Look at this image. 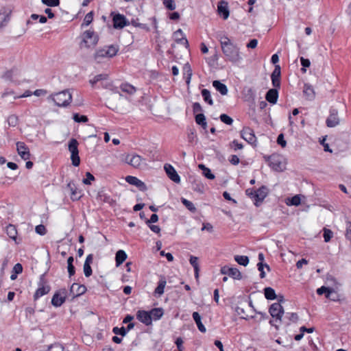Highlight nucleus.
Here are the masks:
<instances>
[{"label": "nucleus", "mask_w": 351, "mask_h": 351, "mask_svg": "<svg viewBox=\"0 0 351 351\" xmlns=\"http://www.w3.org/2000/svg\"><path fill=\"white\" fill-rule=\"evenodd\" d=\"M84 273L86 277H89L92 275L93 271L90 265L84 264Z\"/></svg>", "instance_id": "obj_59"}, {"label": "nucleus", "mask_w": 351, "mask_h": 351, "mask_svg": "<svg viewBox=\"0 0 351 351\" xmlns=\"http://www.w3.org/2000/svg\"><path fill=\"white\" fill-rule=\"evenodd\" d=\"M280 66L278 64L275 65L271 78L272 84L275 88L280 87Z\"/></svg>", "instance_id": "obj_26"}, {"label": "nucleus", "mask_w": 351, "mask_h": 351, "mask_svg": "<svg viewBox=\"0 0 351 351\" xmlns=\"http://www.w3.org/2000/svg\"><path fill=\"white\" fill-rule=\"evenodd\" d=\"M165 172L170 180L176 183L180 182V177L176 172L174 167L170 164H165L164 166Z\"/></svg>", "instance_id": "obj_17"}, {"label": "nucleus", "mask_w": 351, "mask_h": 351, "mask_svg": "<svg viewBox=\"0 0 351 351\" xmlns=\"http://www.w3.org/2000/svg\"><path fill=\"white\" fill-rule=\"evenodd\" d=\"M138 19H132L131 21V22H130V23L134 27H139L141 29L145 30L146 32H149V27L146 24L138 23Z\"/></svg>", "instance_id": "obj_47"}, {"label": "nucleus", "mask_w": 351, "mask_h": 351, "mask_svg": "<svg viewBox=\"0 0 351 351\" xmlns=\"http://www.w3.org/2000/svg\"><path fill=\"white\" fill-rule=\"evenodd\" d=\"M176 344L177 346V348L178 349L179 351H183V346H182V343H183V340L181 337H178L176 340Z\"/></svg>", "instance_id": "obj_63"}, {"label": "nucleus", "mask_w": 351, "mask_h": 351, "mask_svg": "<svg viewBox=\"0 0 351 351\" xmlns=\"http://www.w3.org/2000/svg\"><path fill=\"white\" fill-rule=\"evenodd\" d=\"M67 189H69L71 192V199L73 201H77L80 199L82 196L80 191H78L74 182H69L67 184Z\"/></svg>", "instance_id": "obj_24"}, {"label": "nucleus", "mask_w": 351, "mask_h": 351, "mask_svg": "<svg viewBox=\"0 0 351 351\" xmlns=\"http://www.w3.org/2000/svg\"><path fill=\"white\" fill-rule=\"evenodd\" d=\"M301 195H295L291 198L287 199V205L298 206L301 203Z\"/></svg>", "instance_id": "obj_38"}, {"label": "nucleus", "mask_w": 351, "mask_h": 351, "mask_svg": "<svg viewBox=\"0 0 351 351\" xmlns=\"http://www.w3.org/2000/svg\"><path fill=\"white\" fill-rule=\"evenodd\" d=\"M111 15H112L113 26L115 29H122L130 24L123 14L112 12Z\"/></svg>", "instance_id": "obj_9"}, {"label": "nucleus", "mask_w": 351, "mask_h": 351, "mask_svg": "<svg viewBox=\"0 0 351 351\" xmlns=\"http://www.w3.org/2000/svg\"><path fill=\"white\" fill-rule=\"evenodd\" d=\"M219 118L220 120L226 125H230L233 123V119L226 114H221Z\"/></svg>", "instance_id": "obj_52"}, {"label": "nucleus", "mask_w": 351, "mask_h": 351, "mask_svg": "<svg viewBox=\"0 0 351 351\" xmlns=\"http://www.w3.org/2000/svg\"><path fill=\"white\" fill-rule=\"evenodd\" d=\"M98 36L93 31L86 30L82 34V40L80 43V47L90 48L97 45Z\"/></svg>", "instance_id": "obj_4"}, {"label": "nucleus", "mask_w": 351, "mask_h": 351, "mask_svg": "<svg viewBox=\"0 0 351 351\" xmlns=\"http://www.w3.org/2000/svg\"><path fill=\"white\" fill-rule=\"evenodd\" d=\"M235 261L243 266H246L249 263V258L247 256L237 255L234 256Z\"/></svg>", "instance_id": "obj_42"}, {"label": "nucleus", "mask_w": 351, "mask_h": 351, "mask_svg": "<svg viewBox=\"0 0 351 351\" xmlns=\"http://www.w3.org/2000/svg\"><path fill=\"white\" fill-rule=\"evenodd\" d=\"M149 312L151 315L152 320L160 319L164 314V311L162 308H154Z\"/></svg>", "instance_id": "obj_34"}, {"label": "nucleus", "mask_w": 351, "mask_h": 351, "mask_svg": "<svg viewBox=\"0 0 351 351\" xmlns=\"http://www.w3.org/2000/svg\"><path fill=\"white\" fill-rule=\"evenodd\" d=\"M38 286V287L34 294V300H37L39 298L47 294L51 290V287L47 284V280L45 278V274L40 275Z\"/></svg>", "instance_id": "obj_5"}, {"label": "nucleus", "mask_w": 351, "mask_h": 351, "mask_svg": "<svg viewBox=\"0 0 351 351\" xmlns=\"http://www.w3.org/2000/svg\"><path fill=\"white\" fill-rule=\"evenodd\" d=\"M136 318L138 321L142 322L146 326L152 324V317L149 311L139 310L136 313Z\"/></svg>", "instance_id": "obj_20"}, {"label": "nucleus", "mask_w": 351, "mask_h": 351, "mask_svg": "<svg viewBox=\"0 0 351 351\" xmlns=\"http://www.w3.org/2000/svg\"><path fill=\"white\" fill-rule=\"evenodd\" d=\"M86 287L84 285H80L78 283H73L70 289V292L73 295V297H78L84 294L86 291Z\"/></svg>", "instance_id": "obj_21"}, {"label": "nucleus", "mask_w": 351, "mask_h": 351, "mask_svg": "<svg viewBox=\"0 0 351 351\" xmlns=\"http://www.w3.org/2000/svg\"><path fill=\"white\" fill-rule=\"evenodd\" d=\"M303 93L309 100H312L315 97V91L313 86L308 84H304Z\"/></svg>", "instance_id": "obj_30"}, {"label": "nucleus", "mask_w": 351, "mask_h": 351, "mask_svg": "<svg viewBox=\"0 0 351 351\" xmlns=\"http://www.w3.org/2000/svg\"><path fill=\"white\" fill-rule=\"evenodd\" d=\"M323 231H324L323 237L324 239V241L328 243L330 241L331 238L332 237L333 232L330 230L326 228H324L323 229Z\"/></svg>", "instance_id": "obj_51"}, {"label": "nucleus", "mask_w": 351, "mask_h": 351, "mask_svg": "<svg viewBox=\"0 0 351 351\" xmlns=\"http://www.w3.org/2000/svg\"><path fill=\"white\" fill-rule=\"evenodd\" d=\"M163 4L169 10L176 9V5L173 0H163Z\"/></svg>", "instance_id": "obj_56"}, {"label": "nucleus", "mask_w": 351, "mask_h": 351, "mask_svg": "<svg viewBox=\"0 0 351 351\" xmlns=\"http://www.w3.org/2000/svg\"><path fill=\"white\" fill-rule=\"evenodd\" d=\"M220 272L221 274L228 275L233 279L240 280L242 278L241 274L238 269L230 267L227 265L222 267Z\"/></svg>", "instance_id": "obj_12"}, {"label": "nucleus", "mask_w": 351, "mask_h": 351, "mask_svg": "<svg viewBox=\"0 0 351 351\" xmlns=\"http://www.w3.org/2000/svg\"><path fill=\"white\" fill-rule=\"evenodd\" d=\"M221 51L227 60L237 63L242 60L239 48L234 45L226 35L219 37Z\"/></svg>", "instance_id": "obj_1"}, {"label": "nucleus", "mask_w": 351, "mask_h": 351, "mask_svg": "<svg viewBox=\"0 0 351 351\" xmlns=\"http://www.w3.org/2000/svg\"><path fill=\"white\" fill-rule=\"evenodd\" d=\"M112 332L115 335H119L122 337H125L127 335L126 328L123 326L119 328L117 326L112 328Z\"/></svg>", "instance_id": "obj_50"}, {"label": "nucleus", "mask_w": 351, "mask_h": 351, "mask_svg": "<svg viewBox=\"0 0 351 351\" xmlns=\"http://www.w3.org/2000/svg\"><path fill=\"white\" fill-rule=\"evenodd\" d=\"M120 88L123 92H125L129 95H133L136 92V88L128 83L122 84L120 86Z\"/></svg>", "instance_id": "obj_37"}, {"label": "nucleus", "mask_w": 351, "mask_h": 351, "mask_svg": "<svg viewBox=\"0 0 351 351\" xmlns=\"http://www.w3.org/2000/svg\"><path fill=\"white\" fill-rule=\"evenodd\" d=\"M243 97L245 101H254L255 99V92L252 88H245L243 90Z\"/></svg>", "instance_id": "obj_32"}, {"label": "nucleus", "mask_w": 351, "mask_h": 351, "mask_svg": "<svg viewBox=\"0 0 351 351\" xmlns=\"http://www.w3.org/2000/svg\"><path fill=\"white\" fill-rule=\"evenodd\" d=\"M267 195V189L265 186H262L258 189L256 190L255 205L258 206V202L261 203Z\"/></svg>", "instance_id": "obj_23"}, {"label": "nucleus", "mask_w": 351, "mask_h": 351, "mask_svg": "<svg viewBox=\"0 0 351 351\" xmlns=\"http://www.w3.org/2000/svg\"><path fill=\"white\" fill-rule=\"evenodd\" d=\"M93 20V12H90L86 14L82 25V26H84V25L88 26L92 23Z\"/></svg>", "instance_id": "obj_49"}, {"label": "nucleus", "mask_w": 351, "mask_h": 351, "mask_svg": "<svg viewBox=\"0 0 351 351\" xmlns=\"http://www.w3.org/2000/svg\"><path fill=\"white\" fill-rule=\"evenodd\" d=\"M241 136L243 139L247 141L248 143L256 146V137L252 129L249 127H244L241 131Z\"/></svg>", "instance_id": "obj_10"}, {"label": "nucleus", "mask_w": 351, "mask_h": 351, "mask_svg": "<svg viewBox=\"0 0 351 351\" xmlns=\"http://www.w3.org/2000/svg\"><path fill=\"white\" fill-rule=\"evenodd\" d=\"M201 93L205 102L208 103L210 106L213 105V101L211 98L210 92L208 89H202Z\"/></svg>", "instance_id": "obj_39"}, {"label": "nucleus", "mask_w": 351, "mask_h": 351, "mask_svg": "<svg viewBox=\"0 0 351 351\" xmlns=\"http://www.w3.org/2000/svg\"><path fill=\"white\" fill-rule=\"evenodd\" d=\"M198 167L202 171V174L207 179H209V180L215 179V175L211 172L210 169L209 168L206 167L204 165L199 164L198 165Z\"/></svg>", "instance_id": "obj_36"}, {"label": "nucleus", "mask_w": 351, "mask_h": 351, "mask_svg": "<svg viewBox=\"0 0 351 351\" xmlns=\"http://www.w3.org/2000/svg\"><path fill=\"white\" fill-rule=\"evenodd\" d=\"M6 233L8 237L14 240L16 243H19L21 242V239L18 241L17 239V230L15 226L10 224L6 227Z\"/></svg>", "instance_id": "obj_27"}, {"label": "nucleus", "mask_w": 351, "mask_h": 351, "mask_svg": "<svg viewBox=\"0 0 351 351\" xmlns=\"http://www.w3.org/2000/svg\"><path fill=\"white\" fill-rule=\"evenodd\" d=\"M125 181L130 184L136 186L141 191H145L147 189L146 184L136 177L128 176L125 178Z\"/></svg>", "instance_id": "obj_19"}, {"label": "nucleus", "mask_w": 351, "mask_h": 351, "mask_svg": "<svg viewBox=\"0 0 351 351\" xmlns=\"http://www.w3.org/2000/svg\"><path fill=\"white\" fill-rule=\"evenodd\" d=\"M257 267H258V271H260V278H264L265 277V272L264 271V267H266L268 271H269L270 270L269 266L266 263L264 264L263 263H258L257 264Z\"/></svg>", "instance_id": "obj_46"}, {"label": "nucleus", "mask_w": 351, "mask_h": 351, "mask_svg": "<svg viewBox=\"0 0 351 351\" xmlns=\"http://www.w3.org/2000/svg\"><path fill=\"white\" fill-rule=\"evenodd\" d=\"M35 231L40 235H45L47 233V229L44 225L40 224L36 226Z\"/></svg>", "instance_id": "obj_55"}, {"label": "nucleus", "mask_w": 351, "mask_h": 351, "mask_svg": "<svg viewBox=\"0 0 351 351\" xmlns=\"http://www.w3.org/2000/svg\"><path fill=\"white\" fill-rule=\"evenodd\" d=\"M108 78V75L106 73H101L95 75L93 79L89 80V83L93 87H95V84L98 82H101V85L105 88H110L112 86L111 83L106 82L103 83V81L107 80Z\"/></svg>", "instance_id": "obj_13"}, {"label": "nucleus", "mask_w": 351, "mask_h": 351, "mask_svg": "<svg viewBox=\"0 0 351 351\" xmlns=\"http://www.w3.org/2000/svg\"><path fill=\"white\" fill-rule=\"evenodd\" d=\"M98 195L100 199L106 203H108L110 205H113L115 203V202L110 197V195H108V194L105 193L103 191L99 192L98 193Z\"/></svg>", "instance_id": "obj_41"}, {"label": "nucleus", "mask_w": 351, "mask_h": 351, "mask_svg": "<svg viewBox=\"0 0 351 351\" xmlns=\"http://www.w3.org/2000/svg\"><path fill=\"white\" fill-rule=\"evenodd\" d=\"M127 258V254L125 251L119 250L117 252L115 255L116 266H120Z\"/></svg>", "instance_id": "obj_33"}, {"label": "nucleus", "mask_w": 351, "mask_h": 351, "mask_svg": "<svg viewBox=\"0 0 351 351\" xmlns=\"http://www.w3.org/2000/svg\"><path fill=\"white\" fill-rule=\"evenodd\" d=\"M48 99L52 100L57 106L66 107L72 101V95L69 90H64L51 94Z\"/></svg>", "instance_id": "obj_2"}, {"label": "nucleus", "mask_w": 351, "mask_h": 351, "mask_svg": "<svg viewBox=\"0 0 351 351\" xmlns=\"http://www.w3.org/2000/svg\"><path fill=\"white\" fill-rule=\"evenodd\" d=\"M173 39L178 44H181L184 45L186 47L189 46V42L185 37L182 30L181 29H178L173 33Z\"/></svg>", "instance_id": "obj_22"}, {"label": "nucleus", "mask_w": 351, "mask_h": 351, "mask_svg": "<svg viewBox=\"0 0 351 351\" xmlns=\"http://www.w3.org/2000/svg\"><path fill=\"white\" fill-rule=\"evenodd\" d=\"M47 351H63V348L58 345H51L49 346Z\"/></svg>", "instance_id": "obj_64"}, {"label": "nucleus", "mask_w": 351, "mask_h": 351, "mask_svg": "<svg viewBox=\"0 0 351 351\" xmlns=\"http://www.w3.org/2000/svg\"><path fill=\"white\" fill-rule=\"evenodd\" d=\"M118 51L119 48L114 45L99 49L95 52V58L97 60L99 58H112L117 55Z\"/></svg>", "instance_id": "obj_7"}, {"label": "nucleus", "mask_w": 351, "mask_h": 351, "mask_svg": "<svg viewBox=\"0 0 351 351\" xmlns=\"http://www.w3.org/2000/svg\"><path fill=\"white\" fill-rule=\"evenodd\" d=\"M73 119L77 123H86L88 119L85 115H80L78 113H74Z\"/></svg>", "instance_id": "obj_48"}, {"label": "nucleus", "mask_w": 351, "mask_h": 351, "mask_svg": "<svg viewBox=\"0 0 351 351\" xmlns=\"http://www.w3.org/2000/svg\"><path fill=\"white\" fill-rule=\"evenodd\" d=\"M245 193L246 195L250 197L252 200H254L255 201V198H256V190H254L253 189H247L246 191H245Z\"/></svg>", "instance_id": "obj_60"}, {"label": "nucleus", "mask_w": 351, "mask_h": 351, "mask_svg": "<svg viewBox=\"0 0 351 351\" xmlns=\"http://www.w3.org/2000/svg\"><path fill=\"white\" fill-rule=\"evenodd\" d=\"M271 316L275 319L276 322L281 323V317L284 314V309L280 302L272 304L269 309Z\"/></svg>", "instance_id": "obj_8"}, {"label": "nucleus", "mask_w": 351, "mask_h": 351, "mask_svg": "<svg viewBox=\"0 0 351 351\" xmlns=\"http://www.w3.org/2000/svg\"><path fill=\"white\" fill-rule=\"evenodd\" d=\"M181 202L189 210H190L191 212H192L193 213L196 212L197 209H196L195 206H194V204L191 201L182 197Z\"/></svg>", "instance_id": "obj_44"}, {"label": "nucleus", "mask_w": 351, "mask_h": 351, "mask_svg": "<svg viewBox=\"0 0 351 351\" xmlns=\"http://www.w3.org/2000/svg\"><path fill=\"white\" fill-rule=\"evenodd\" d=\"M278 93L276 88L269 90L266 94L265 98L271 104H276L278 99Z\"/></svg>", "instance_id": "obj_28"}, {"label": "nucleus", "mask_w": 351, "mask_h": 351, "mask_svg": "<svg viewBox=\"0 0 351 351\" xmlns=\"http://www.w3.org/2000/svg\"><path fill=\"white\" fill-rule=\"evenodd\" d=\"M41 1L43 4L50 7H56L60 4V0H41Z\"/></svg>", "instance_id": "obj_54"}, {"label": "nucleus", "mask_w": 351, "mask_h": 351, "mask_svg": "<svg viewBox=\"0 0 351 351\" xmlns=\"http://www.w3.org/2000/svg\"><path fill=\"white\" fill-rule=\"evenodd\" d=\"M217 11L219 14L223 19H227L229 16L230 12L228 10V3L224 1H221L217 6Z\"/></svg>", "instance_id": "obj_25"}, {"label": "nucleus", "mask_w": 351, "mask_h": 351, "mask_svg": "<svg viewBox=\"0 0 351 351\" xmlns=\"http://www.w3.org/2000/svg\"><path fill=\"white\" fill-rule=\"evenodd\" d=\"M277 143L280 145H281L282 147H285V140L284 138V134L282 133L280 134L277 138Z\"/></svg>", "instance_id": "obj_61"}, {"label": "nucleus", "mask_w": 351, "mask_h": 351, "mask_svg": "<svg viewBox=\"0 0 351 351\" xmlns=\"http://www.w3.org/2000/svg\"><path fill=\"white\" fill-rule=\"evenodd\" d=\"M326 125L329 128H333L339 125V119L338 117V111L335 108H330V114L326 121Z\"/></svg>", "instance_id": "obj_16"}, {"label": "nucleus", "mask_w": 351, "mask_h": 351, "mask_svg": "<svg viewBox=\"0 0 351 351\" xmlns=\"http://www.w3.org/2000/svg\"><path fill=\"white\" fill-rule=\"evenodd\" d=\"M78 142L75 138H71L69 143V150L71 152V159L72 165L75 167H78L80 163L78 151Z\"/></svg>", "instance_id": "obj_6"}, {"label": "nucleus", "mask_w": 351, "mask_h": 351, "mask_svg": "<svg viewBox=\"0 0 351 351\" xmlns=\"http://www.w3.org/2000/svg\"><path fill=\"white\" fill-rule=\"evenodd\" d=\"M192 316L199 330L202 332H206V329L202 322L200 315L197 312H193Z\"/></svg>", "instance_id": "obj_31"}, {"label": "nucleus", "mask_w": 351, "mask_h": 351, "mask_svg": "<svg viewBox=\"0 0 351 351\" xmlns=\"http://www.w3.org/2000/svg\"><path fill=\"white\" fill-rule=\"evenodd\" d=\"M326 298L332 300V301H338L339 300V295L338 293L333 289L330 288L327 294H326Z\"/></svg>", "instance_id": "obj_45"}, {"label": "nucleus", "mask_w": 351, "mask_h": 351, "mask_svg": "<svg viewBox=\"0 0 351 351\" xmlns=\"http://www.w3.org/2000/svg\"><path fill=\"white\" fill-rule=\"evenodd\" d=\"M229 162L233 165H237L239 163L240 160L237 156L232 155L229 159Z\"/></svg>", "instance_id": "obj_62"}, {"label": "nucleus", "mask_w": 351, "mask_h": 351, "mask_svg": "<svg viewBox=\"0 0 351 351\" xmlns=\"http://www.w3.org/2000/svg\"><path fill=\"white\" fill-rule=\"evenodd\" d=\"M190 264L193 266L194 270H197V268L199 267L198 265V258L196 256H191L189 259Z\"/></svg>", "instance_id": "obj_57"}, {"label": "nucleus", "mask_w": 351, "mask_h": 351, "mask_svg": "<svg viewBox=\"0 0 351 351\" xmlns=\"http://www.w3.org/2000/svg\"><path fill=\"white\" fill-rule=\"evenodd\" d=\"M12 10L8 7H3L0 9V28L7 25L10 20Z\"/></svg>", "instance_id": "obj_15"}, {"label": "nucleus", "mask_w": 351, "mask_h": 351, "mask_svg": "<svg viewBox=\"0 0 351 351\" xmlns=\"http://www.w3.org/2000/svg\"><path fill=\"white\" fill-rule=\"evenodd\" d=\"M264 293L267 300H274L276 298L275 291L271 287L265 288Z\"/></svg>", "instance_id": "obj_43"}, {"label": "nucleus", "mask_w": 351, "mask_h": 351, "mask_svg": "<svg viewBox=\"0 0 351 351\" xmlns=\"http://www.w3.org/2000/svg\"><path fill=\"white\" fill-rule=\"evenodd\" d=\"M86 177L82 181L84 184H90V181L95 180V177L90 172L86 173Z\"/></svg>", "instance_id": "obj_58"}, {"label": "nucleus", "mask_w": 351, "mask_h": 351, "mask_svg": "<svg viewBox=\"0 0 351 351\" xmlns=\"http://www.w3.org/2000/svg\"><path fill=\"white\" fill-rule=\"evenodd\" d=\"M126 162L134 168H140L145 160L139 155L128 156L126 157Z\"/></svg>", "instance_id": "obj_18"}, {"label": "nucleus", "mask_w": 351, "mask_h": 351, "mask_svg": "<svg viewBox=\"0 0 351 351\" xmlns=\"http://www.w3.org/2000/svg\"><path fill=\"white\" fill-rule=\"evenodd\" d=\"M166 283L167 282L165 278H161L160 279L158 283V286L154 291L155 295H158L160 296L163 294Z\"/></svg>", "instance_id": "obj_35"}, {"label": "nucleus", "mask_w": 351, "mask_h": 351, "mask_svg": "<svg viewBox=\"0 0 351 351\" xmlns=\"http://www.w3.org/2000/svg\"><path fill=\"white\" fill-rule=\"evenodd\" d=\"M195 121L198 125H202L204 129H206L207 123L206 121V117L204 114L199 113L195 116Z\"/></svg>", "instance_id": "obj_40"}, {"label": "nucleus", "mask_w": 351, "mask_h": 351, "mask_svg": "<svg viewBox=\"0 0 351 351\" xmlns=\"http://www.w3.org/2000/svg\"><path fill=\"white\" fill-rule=\"evenodd\" d=\"M66 293V289H60L58 292L55 293L51 300L52 305L56 307L60 306L65 302Z\"/></svg>", "instance_id": "obj_11"}, {"label": "nucleus", "mask_w": 351, "mask_h": 351, "mask_svg": "<svg viewBox=\"0 0 351 351\" xmlns=\"http://www.w3.org/2000/svg\"><path fill=\"white\" fill-rule=\"evenodd\" d=\"M16 150L18 154L24 160H29L30 158V152L28 147L24 142L19 141L16 143Z\"/></svg>", "instance_id": "obj_14"}, {"label": "nucleus", "mask_w": 351, "mask_h": 351, "mask_svg": "<svg viewBox=\"0 0 351 351\" xmlns=\"http://www.w3.org/2000/svg\"><path fill=\"white\" fill-rule=\"evenodd\" d=\"M263 158L269 166L275 171L281 172L285 168L284 158L281 154L274 153L269 156L265 155Z\"/></svg>", "instance_id": "obj_3"}, {"label": "nucleus", "mask_w": 351, "mask_h": 351, "mask_svg": "<svg viewBox=\"0 0 351 351\" xmlns=\"http://www.w3.org/2000/svg\"><path fill=\"white\" fill-rule=\"evenodd\" d=\"M213 87L219 91L221 95H226L228 93V88L226 84L221 83L219 80H215L213 82Z\"/></svg>", "instance_id": "obj_29"}, {"label": "nucleus", "mask_w": 351, "mask_h": 351, "mask_svg": "<svg viewBox=\"0 0 351 351\" xmlns=\"http://www.w3.org/2000/svg\"><path fill=\"white\" fill-rule=\"evenodd\" d=\"M8 123L10 126L15 127L18 124V117L14 114L10 115L8 118Z\"/></svg>", "instance_id": "obj_53"}]
</instances>
